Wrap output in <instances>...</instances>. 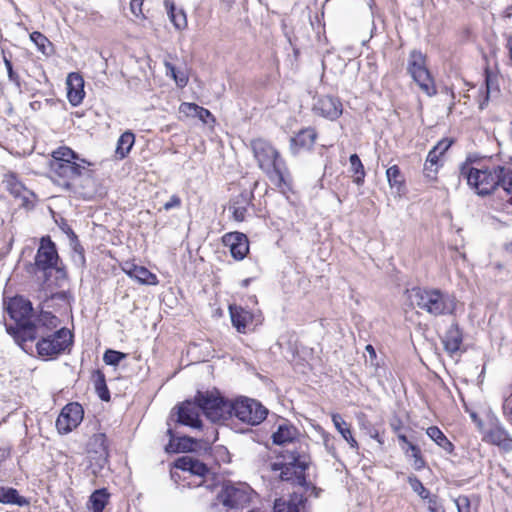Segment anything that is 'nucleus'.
I'll list each match as a JSON object with an SVG mask.
<instances>
[{
	"label": "nucleus",
	"instance_id": "nucleus-48",
	"mask_svg": "<svg viewBox=\"0 0 512 512\" xmlns=\"http://www.w3.org/2000/svg\"><path fill=\"white\" fill-rule=\"evenodd\" d=\"M458 512H472L471 502L467 496L461 495L454 500Z\"/></svg>",
	"mask_w": 512,
	"mask_h": 512
},
{
	"label": "nucleus",
	"instance_id": "nucleus-28",
	"mask_svg": "<svg viewBox=\"0 0 512 512\" xmlns=\"http://www.w3.org/2000/svg\"><path fill=\"white\" fill-rule=\"evenodd\" d=\"M167 15L177 30H183L187 27L186 13L182 8H177L170 0L164 1Z\"/></svg>",
	"mask_w": 512,
	"mask_h": 512
},
{
	"label": "nucleus",
	"instance_id": "nucleus-10",
	"mask_svg": "<svg viewBox=\"0 0 512 512\" xmlns=\"http://www.w3.org/2000/svg\"><path fill=\"white\" fill-rule=\"evenodd\" d=\"M36 344L37 353L41 357L53 358L69 350L73 343V335L67 328H60L52 334L39 336Z\"/></svg>",
	"mask_w": 512,
	"mask_h": 512
},
{
	"label": "nucleus",
	"instance_id": "nucleus-13",
	"mask_svg": "<svg viewBox=\"0 0 512 512\" xmlns=\"http://www.w3.org/2000/svg\"><path fill=\"white\" fill-rule=\"evenodd\" d=\"M218 499L229 508L243 507L250 502V487L246 484L225 483Z\"/></svg>",
	"mask_w": 512,
	"mask_h": 512
},
{
	"label": "nucleus",
	"instance_id": "nucleus-23",
	"mask_svg": "<svg viewBox=\"0 0 512 512\" xmlns=\"http://www.w3.org/2000/svg\"><path fill=\"white\" fill-rule=\"evenodd\" d=\"M3 184L11 195L17 198H22L24 201H28L29 197L33 195V193L24 186L14 173H6L3 178Z\"/></svg>",
	"mask_w": 512,
	"mask_h": 512
},
{
	"label": "nucleus",
	"instance_id": "nucleus-36",
	"mask_svg": "<svg viewBox=\"0 0 512 512\" xmlns=\"http://www.w3.org/2000/svg\"><path fill=\"white\" fill-rule=\"evenodd\" d=\"M386 177L391 188L400 191L404 184V177L397 165H393L386 170Z\"/></svg>",
	"mask_w": 512,
	"mask_h": 512
},
{
	"label": "nucleus",
	"instance_id": "nucleus-41",
	"mask_svg": "<svg viewBox=\"0 0 512 512\" xmlns=\"http://www.w3.org/2000/svg\"><path fill=\"white\" fill-rule=\"evenodd\" d=\"M408 483L411 489L417 493L423 500L429 498L430 492L424 487L422 482L416 476H409Z\"/></svg>",
	"mask_w": 512,
	"mask_h": 512
},
{
	"label": "nucleus",
	"instance_id": "nucleus-53",
	"mask_svg": "<svg viewBox=\"0 0 512 512\" xmlns=\"http://www.w3.org/2000/svg\"><path fill=\"white\" fill-rule=\"evenodd\" d=\"M347 443L349 444V446L353 449H357L358 448V443L357 441L355 440V438L352 436V433L350 432L346 437H343Z\"/></svg>",
	"mask_w": 512,
	"mask_h": 512
},
{
	"label": "nucleus",
	"instance_id": "nucleus-25",
	"mask_svg": "<svg viewBox=\"0 0 512 512\" xmlns=\"http://www.w3.org/2000/svg\"><path fill=\"white\" fill-rule=\"evenodd\" d=\"M305 498L302 494L294 492L289 500L276 499L274 503V512H300L304 507Z\"/></svg>",
	"mask_w": 512,
	"mask_h": 512
},
{
	"label": "nucleus",
	"instance_id": "nucleus-49",
	"mask_svg": "<svg viewBox=\"0 0 512 512\" xmlns=\"http://www.w3.org/2000/svg\"><path fill=\"white\" fill-rule=\"evenodd\" d=\"M144 0H131L130 2V10L132 14L137 18H144L143 7Z\"/></svg>",
	"mask_w": 512,
	"mask_h": 512
},
{
	"label": "nucleus",
	"instance_id": "nucleus-15",
	"mask_svg": "<svg viewBox=\"0 0 512 512\" xmlns=\"http://www.w3.org/2000/svg\"><path fill=\"white\" fill-rule=\"evenodd\" d=\"M229 313L232 325L239 333L245 334L260 323V315L241 306L230 305Z\"/></svg>",
	"mask_w": 512,
	"mask_h": 512
},
{
	"label": "nucleus",
	"instance_id": "nucleus-40",
	"mask_svg": "<svg viewBox=\"0 0 512 512\" xmlns=\"http://www.w3.org/2000/svg\"><path fill=\"white\" fill-rule=\"evenodd\" d=\"M30 39L37 46L39 51L43 54H47V48L51 43L46 36L38 31H34L30 34Z\"/></svg>",
	"mask_w": 512,
	"mask_h": 512
},
{
	"label": "nucleus",
	"instance_id": "nucleus-51",
	"mask_svg": "<svg viewBox=\"0 0 512 512\" xmlns=\"http://www.w3.org/2000/svg\"><path fill=\"white\" fill-rule=\"evenodd\" d=\"M181 205V200L180 198L177 196V195H172L169 199V201H167L165 204H164V209L165 210H171L173 208H177Z\"/></svg>",
	"mask_w": 512,
	"mask_h": 512
},
{
	"label": "nucleus",
	"instance_id": "nucleus-52",
	"mask_svg": "<svg viewBox=\"0 0 512 512\" xmlns=\"http://www.w3.org/2000/svg\"><path fill=\"white\" fill-rule=\"evenodd\" d=\"M4 64H5V67L7 69V73H8L9 79L11 81H17L18 76H17V74L13 70V66H12L11 61L8 58L4 57Z\"/></svg>",
	"mask_w": 512,
	"mask_h": 512
},
{
	"label": "nucleus",
	"instance_id": "nucleus-55",
	"mask_svg": "<svg viewBox=\"0 0 512 512\" xmlns=\"http://www.w3.org/2000/svg\"><path fill=\"white\" fill-rule=\"evenodd\" d=\"M65 232L69 236L71 242L77 241V236L70 227H68L67 230H65Z\"/></svg>",
	"mask_w": 512,
	"mask_h": 512
},
{
	"label": "nucleus",
	"instance_id": "nucleus-61",
	"mask_svg": "<svg viewBox=\"0 0 512 512\" xmlns=\"http://www.w3.org/2000/svg\"><path fill=\"white\" fill-rule=\"evenodd\" d=\"M506 405H507V407H509L511 405L510 413L512 414V401H508Z\"/></svg>",
	"mask_w": 512,
	"mask_h": 512
},
{
	"label": "nucleus",
	"instance_id": "nucleus-11",
	"mask_svg": "<svg viewBox=\"0 0 512 512\" xmlns=\"http://www.w3.org/2000/svg\"><path fill=\"white\" fill-rule=\"evenodd\" d=\"M407 69L413 80L425 94L433 96L437 93L434 80L426 67V58L420 51H411Z\"/></svg>",
	"mask_w": 512,
	"mask_h": 512
},
{
	"label": "nucleus",
	"instance_id": "nucleus-20",
	"mask_svg": "<svg viewBox=\"0 0 512 512\" xmlns=\"http://www.w3.org/2000/svg\"><path fill=\"white\" fill-rule=\"evenodd\" d=\"M66 85L69 103L72 106L81 104L85 96L83 77L79 73L72 72L67 77Z\"/></svg>",
	"mask_w": 512,
	"mask_h": 512
},
{
	"label": "nucleus",
	"instance_id": "nucleus-31",
	"mask_svg": "<svg viewBox=\"0 0 512 512\" xmlns=\"http://www.w3.org/2000/svg\"><path fill=\"white\" fill-rule=\"evenodd\" d=\"M135 142V136L132 132H124L118 139L115 154L119 159L125 158L132 149Z\"/></svg>",
	"mask_w": 512,
	"mask_h": 512
},
{
	"label": "nucleus",
	"instance_id": "nucleus-26",
	"mask_svg": "<svg viewBox=\"0 0 512 512\" xmlns=\"http://www.w3.org/2000/svg\"><path fill=\"white\" fill-rule=\"evenodd\" d=\"M445 350L453 355L460 350L462 344V332L457 324H452L442 340Z\"/></svg>",
	"mask_w": 512,
	"mask_h": 512
},
{
	"label": "nucleus",
	"instance_id": "nucleus-2",
	"mask_svg": "<svg viewBox=\"0 0 512 512\" xmlns=\"http://www.w3.org/2000/svg\"><path fill=\"white\" fill-rule=\"evenodd\" d=\"M211 402L214 407L210 406L206 409L212 422L224 421L235 415L240 421L254 426L264 421L268 414V410L254 399L242 398L230 403L219 396V399Z\"/></svg>",
	"mask_w": 512,
	"mask_h": 512
},
{
	"label": "nucleus",
	"instance_id": "nucleus-59",
	"mask_svg": "<svg viewBox=\"0 0 512 512\" xmlns=\"http://www.w3.org/2000/svg\"><path fill=\"white\" fill-rule=\"evenodd\" d=\"M366 351L369 353L371 357H376V352L372 345H367Z\"/></svg>",
	"mask_w": 512,
	"mask_h": 512
},
{
	"label": "nucleus",
	"instance_id": "nucleus-56",
	"mask_svg": "<svg viewBox=\"0 0 512 512\" xmlns=\"http://www.w3.org/2000/svg\"><path fill=\"white\" fill-rule=\"evenodd\" d=\"M507 48L509 50V58L512 62V35H510L507 39Z\"/></svg>",
	"mask_w": 512,
	"mask_h": 512
},
{
	"label": "nucleus",
	"instance_id": "nucleus-35",
	"mask_svg": "<svg viewBox=\"0 0 512 512\" xmlns=\"http://www.w3.org/2000/svg\"><path fill=\"white\" fill-rule=\"evenodd\" d=\"M164 65L166 68V75L173 78L178 87L183 88L187 85L189 79L186 72L176 69V67L170 62H165Z\"/></svg>",
	"mask_w": 512,
	"mask_h": 512
},
{
	"label": "nucleus",
	"instance_id": "nucleus-5",
	"mask_svg": "<svg viewBox=\"0 0 512 512\" xmlns=\"http://www.w3.org/2000/svg\"><path fill=\"white\" fill-rule=\"evenodd\" d=\"M251 146L260 169L270 181L278 187L285 184L287 168L279 152L268 141L261 138L253 140Z\"/></svg>",
	"mask_w": 512,
	"mask_h": 512
},
{
	"label": "nucleus",
	"instance_id": "nucleus-24",
	"mask_svg": "<svg viewBox=\"0 0 512 512\" xmlns=\"http://www.w3.org/2000/svg\"><path fill=\"white\" fill-rule=\"evenodd\" d=\"M317 133L313 128H306L291 138V149L293 153H297V148L311 149L316 141Z\"/></svg>",
	"mask_w": 512,
	"mask_h": 512
},
{
	"label": "nucleus",
	"instance_id": "nucleus-50",
	"mask_svg": "<svg viewBox=\"0 0 512 512\" xmlns=\"http://www.w3.org/2000/svg\"><path fill=\"white\" fill-rule=\"evenodd\" d=\"M452 142L448 139H443L437 143V145L431 150L435 151V154L439 155L440 157L449 149Z\"/></svg>",
	"mask_w": 512,
	"mask_h": 512
},
{
	"label": "nucleus",
	"instance_id": "nucleus-30",
	"mask_svg": "<svg viewBox=\"0 0 512 512\" xmlns=\"http://www.w3.org/2000/svg\"><path fill=\"white\" fill-rule=\"evenodd\" d=\"M426 434L433 442H435L445 452H447L449 454H451L453 452L454 445L451 443V441L445 436V434L437 426L428 427L426 430Z\"/></svg>",
	"mask_w": 512,
	"mask_h": 512
},
{
	"label": "nucleus",
	"instance_id": "nucleus-1",
	"mask_svg": "<svg viewBox=\"0 0 512 512\" xmlns=\"http://www.w3.org/2000/svg\"><path fill=\"white\" fill-rule=\"evenodd\" d=\"M90 166V162L71 148L59 147L49 160V178L63 189L72 190L77 180L89 173Z\"/></svg>",
	"mask_w": 512,
	"mask_h": 512
},
{
	"label": "nucleus",
	"instance_id": "nucleus-58",
	"mask_svg": "<svg viewBox=\"0 0 512 512\" xmlns=\"http://www.w3.org/2000/svg\"><path fill=\"white\" fill-rule=\"evenodd\" d=\"M397 437L400 442V446H402V445L405 446L406 444H408L409 440L404 434H399Z\"/></svg>",
	"mask_w": 512,
	"mask_h": 512
},
{
	"label": "nucleus",
	"instance_id": "nucleus-19",
	"mask_svg": "<svg viewBox=\"0 0 512 512\" xmlns=\"http://www.w3.org/2000/svg\"><path fill=\"white\" fill-rule=\"evenodd\" d=\"M122 271L128 275L131 279L136 280L140 284L145 285H157V276L150 272L144 266H138L133 262L126 261L121 266Z\"/></svg>",
	"mask_w": 512,
	"mask_h": 512
},
{
	"label": "nucleus",
	"instance_id": "nucleus-17",
	"mask_svg": "<svg viewBox=\"0 0 512 512\" xmlns=\"http://www.w3.org/2000/svg\"><path fill=\"white\" fill-rule=\"evenodd\" d=\"M313 110L327 119L335 120L342 114V104L338 98L326 95L316 99Z\"/></svg>",
	"mask_w": 512,
	"mask_h": 512
},
{
	"label": "nucleus",
	"instance_id": "nucleus-3",
	"mask_svg": "<svg viewBox=\"0 0 512 512\" xmlns=\"http://www.w3.org/2000/svg\"><path fill=\"white\" fill-rule=\"evenodd\" d=\"M504 167L488 160L468 157L460 166V178L465 179L477 195L486 196L500 186Z\"/></svg>",
	"mask_w": 512,
	"mask_h": 512
},
{
	"label": "nucleus",
	"instance_id": "nucleus-38",
	"mask_svg": "<svg viewBox=\"0 0 512 512\" xmlns=\"http://www.w3.org/2000/svg\"><path fill=\"white\" fill-rule=\"evenodd\" d=\"M439 159L440 156L435 154V151H430L428 153V156L426 158V162L424 165V173L425 176L434 179L436 177V174L438 172L439 167Z\"/></svg>",
	"mask_w": 512,
	"mask_h": 512
},
{
	"label": "nucleus",
	"instance_id": "nucleus-54",
	"mask_svg": "<svg viewBox=\"0 0 512 512\" xmlns=\"http://www.w3.org/2000/svg\"><path fill=\"white\" fill-rule=\"evenodd\" d=\"M492 86H491V82H490V79L487 78L486 79V98H485V101L488 100L489 98V95L492 93Z\"/></svg>",
	"mask_w": 512,
	"mask_h": 512
},
{
	"label": "nucleus",
	"instance_id": "nucleus-62",
	"mask_svg": "<svg viewBox=\"0 0 512 512\" xmlns=\"http://www.w3.org/2000/svg\"><path fill=\"white\" fill-rule=\"evenodd\" d=\"M480 108L483 109L484 108V102L480 103Z\"/></svg>",
	"mask_w": 512,
	"mask_h": 512
},
{
	"label": "nucleus",
	"instance_id": "nucleus-46",
	"mask_svg": "<svg viewBox=\"0 0 512 512\" xmlns=\"http://www.w3.org/2000/svg\"><path fill=\"white\" fill-rule=\"evenodd\" d=\"M167 433L169 434V436H170V438H171V439H170L169 444L166 446V451H168V452H178L180 449H183V450H184V449H186V448H187V446H186V445H184V444L182 445V442L188 443V442H190V441H191V439H190V438H186V437H185V438H182V439L180 440V443L178 444V446H177V447H174V444H173V438H174V436H173V431H172V429H171V428H169V429H168V431H167Z\"/></svg>",
	"mask_w": 512,
	"mask_h": 512
},
{
	"label": "nucleus",
	"instance_id": "nucleus-4",
	"mask_svg": "<svg viewBox=\"0 0 512 512\" xmlns=\"http://www.w3.org/2000/svg\"><path fill=\"white\" fill-rule=\"evenodd\" d=\"M7 312L15 322L14 325L7 326V331L25 349L27 342L35 340L36 330L31 326L32 303L22 296H16L9 301Z\"/></svg>",
	"mask_w": 512,
	"mask_h": 512
},
{
	"label": "nucleus",
	"instance_id": "nucleus-8",
	"mask_svg": "<svg viewBox=\"0 0 512 512\" xmlns=\"http://www.w3.org/2000/svg\"><path fill=\"white\" fill-rule=\"evenodd\" d=\"M283 461L272 464V470L280 471V478L284 481L296 480L298 484L305 483L304 471L308 466V458L303 451L287 449L282 456Z\"/></svg>",
	"mask_w": 512,
	"mask_h": 512
},
{
	"label": "nucleus",
	"instance_id": "nucleus-42",
	"mask_svg": "<svg viewBox=\"0 0 512 512\" xmlns=\"http://www.w3.org/2000/svg\"><path fill=\"white\" fill-rule=\"evenodd\" d=\"M125 358H126V354L116 351V350H111V349H108L107 351H105V353L103 355V361L107 365H111V366L118 365Z\"/></svg>",
	"mask_w": 512,
	"mask_h": 512
},
{
	"label": "nucleus",
	"instance_id": "nucleus-34",
	"mask_svg": "<svg viewBox=\"0 0 512 512\" xmlns=\"http://www.w3.org/2000/svg\"><path fill=\"white\" fill-rule=\"evenodd\" d=\"M93 383L99 398L103 401H109L110 393L106 385L105 375L100 370L93 373Z\"/></svg>",
	"mask_w": 512,
	"mask_h": 512
},
{
	"label": "nucleus",
	"instance_id": "nucleus-14",
	"mask_svg": "<svg viewBox=\"0 0 512 512\" xmlns=\"http://www.w3.org/2000/svg\"><path fill=\"white\" fill-rule=\"evenodd\" d=\"M174 468L175 470L171 471V478L174 481H177V479L180 478L177 470H181L184 473H188L191 476H196L199 478V481L193 484L195 487L201 486L203 484L202 479L206 477L207 474H209V468L206 466V464L190 455H185L178 458L174 462ZM188 485L191 486L192 483L189 482Z\"/></svg>",
	"mask_w": 512,
	"mask_h": 512
},
{
	"label": "nucleus",
	"instance_id": "nucleus-32",
	"mask_svg": "<svg viewBox=\"0 0 512 512\" xmlns=\"http://www.w3.org/2000/svg\"><path fill=\"white\" fill-rule=\"evenodd\" d=\"M0 503L24 506L27 500L20 496L18 491L10 487H0Z\"/></svg>",
	"mask_w": 512,
	"mask_h": 512
},
{
	"label": "nucleus",
	"instance_id": "nucleus-7",
	"mask_svg": "<svg viewBox=\"0 0 512 512\" xmlns=\"http://www.w3.org/2000/svg\"><path fill=\"white\" fill-rule=\"evenodd\" d=\"M219 399V395L213 392H198L194 401H185L178 406L177 422L194 429H200L202 422L200 413L202 412L209 420L207 407H214L212 400Z\"/></svg>",
	"mask_w": 512,
	"mask_h": 512
},
{
	"label": "nucleus",
	"instance_id": "nucleus-27",
	"mask_svg": "<svg viewBox=\"0 0 512 512\" xmlns=\"http://www.w3.org/2000/svg\"><path fill=\"white\" fill-rule=\"evenodd\" d=\"M297 435L298 431L295 427L287 423H282L279 424L277 430L273 433L272 439L277 445L293 444Z\"/></svg>",
	"mask_w": 512,
	"mask_h": 512
},
{
	"label": "nucleus",
	"instance_id": "nucleus-9",
	"mask_svg": "<svg viewBox=\"0 0 512 512\" xmlns=\"http://www.w3.org/2000/svg\"><path fill=\"white\" fill-rule=\"evenodd\" d=\"M52 269L56 270L60 278L66 276L55 243L49 236L42 237L34 258V263L30 265L29 272L36 273L37 271H41L46 275L47 272Z\"/></svg>",
	"mask_w": 512,
	"mask_h": 512
},
{
	"label": "nucleus",
	"instance_id": "nucleus-6",
	"mask_svg": "<svg viewBox=\"0 0 512 512\" xmlns=\"http://www.w3.org/2000/svg\"><path fill=\"white\" fill-rule=\"evenodd\" d=\"M413 299L419 309L434 317L453 315L457 307L453 294L435 288L414 289Z\"/></svg>",
	"mask_w": 512,
	"mask_h": 512
},
{
	"label": "nucleus",
	"instance_id": "nucleus-33",
	"mask_svg": "<svg viewBox=\"0 0 512 512\" xmlns=\"http://www.w3.org/2000/svg\"><path fill=\"white\" fill-rule=\"evenodd\" d=\"M109 500V494L105 488L98 489L92 493L89 499V508L92 512H103Z\"/></svg>",
	"mask_w": 512,
	"mask_h": 512
},
{
	"label": "nucleus",
	"instance_id": "nucleus-60",
	"mask_svg": "<svg viewBox=\"0 0 512 512\" xmlns=\"http://www.w3.org/2000/svg\"><path fill=\"white\" fill-rule=\"evenodd\" d=\"M249 281H250L249 279H245V280H243V281H242V285H243V286H247V285L249 284Z\"/></svg>",
	"mask_w": 512,
	"mask_h": 512
},
{
	"label": "nucleus",
	"instance_id": "nucleus-45",
	"mask_svg": "<svg viewBox=\"0 0 512 512\" xmlns=\"http://www.w3.org/2000/svg\"><path fill=\"white\" fill-rule=\"evenodd\" d=\"M500 186L503 190L510 195L507 199L508 202L512 203V170L502 173Z\"/></svg>",
	"mask_w": 512,
	"mask_h": 512
},
{
	"label": "nucleus",
	"instance_id": "nucleus-57",
	"mask_svg": "<svg viewBox=\"0 0 512 512\" xmlns=\"http://www.w3.org/2000/svg\"><path fill=\"white\" fill-rule=\"evenodd\" d=\"M71 245L73 246V249L75 252H78L79 254H82V247L81 245L79 244V241H74V242H71Z\"/></svg>",
	"mask_w": 512,
	"mask_h": 512
},
{
	"label": "nucleus",
	"instance_id": "nucleus-21",
	"mask_svg": "<svg viewBox=\"0 0 512 512\" xmlns=\"http://www.w3.org/2000/svg\"><path fill=\"white\" fill-rule=\"evenodd\" d=\"M60 324L58 317L51 312L42 311L35 320L31 322V326L35 328V340L42 335L49 333L56 329Z\"/></svg>",
	"mask_w": 512,
	"mask_h": 512
},
{
	"label": "nucleus",
	"instance_id": "nucleus-44",
	"mask_svg": "<svg viewBox=\"0 0 512 512\" xmlns=\"http://www.w3.org/2000/svg\"><path fill=\"white\" fill-rule=\"evenodd\" d=\"M488 439L496 445H502L507 440V433L502 428L491 429L487 434Z\"/></svg>",
	"mask_w": 512,
	"mask_h": 512
},
{
	"label": "nucleus",
	"instance_id": "nucleus-22",
	"mask_svg": "<svg viewBox=\"0 0 512 512\" xmlns=\"http://www.w3.org/2000/svg\"><path fill=\"white\" fill-rule=\"evenodd\" d=\"M252 199L253 192L251 190H244L232 200L229 209L232 211L233 218L236 221L242 222L245 220L248 207L251 205Z\"/></svg>",
	"mask_w": 512,
	"mask_h": 512
},
{
	"label": "nucleus",
	"instance_id": "nucleus-18",
	"mask_svg": "<svg viewBox=\"0 0 512 512\" xmlns=\"http://www.w3.org/2000/svg\"><path fill=\"white\" fill-rule=\"evenodd\" d=\"M223 243L229 247L232 257L236 260L245 258L249 251V243L245 234L231 232L223 236Z\"/></svg>",
	"mask_w": 512,
	"mask_h": 512
},
{
	"label": "nucleus",
	"instance_id": "nucleus-43",
	"mask_svg": "<svg viewBox=\"0 0 512 512\" xmlns=\"http://www.w3.org/2000/svg\"><path fill=\"white\" fill-rule=\"evenodd\" d=\"M332 422L337 431L341 434L342 437H346L350 432V426L347 422L342 418L340 414L334 413L332 414Z\"/></svg>",
	"mask_w": 512,
	"mask_h": 512
},
{
	"label": "nucleus",
	"instance_id": "nucleus-47",
	"mask_svg": "<svg viewBox=\"0 0 512 512\" xmlns=\"http://www.w3.org/2000/svg\"><path fill=\"white\" fill-rule=\"evenodd\" d=\"M426 500L428 503V510L430 512H446L438 496L430 494L429 498H426Z\"/></svg>",
	"mask_w": 512,
	"mask_h": 512
},
{
	"label": "nucleus",
	"instance_id": "nucleus-29",
	"mask_svg": "<svg viewBox=\"0 0 512 512\" xmlns=\"http://www.w3.org/2000/svg\"><path fill=\"white\" fill-rule=\"evenodd\" d=\"M179 111L188 117H197L203 123H208L209 118L214 120L211 112L208 109L198 106L195 103L184 102L180 105Z\"/></svg>",
	"mask_w": 512,
	"mask_h": 512
},
{
	"label": "nucleus",
	"instance_id": "nucleus-12",
	"mask_svg": "<svg viewBox=\"0 0 512 512\" xmlns=\"http://www.w3.org/2000/svg\"><path fill=\"white\" fill-rule=\"evenodd\" d=\"M105 434H96L90 441V448L88 450V461L87 467L91 474L98 476L101 471L105 468L108 462V447L106 444Z\"/></svg>",
	"mask_w": 512,
	"mask_h": 512
},
{
	"label": "nucleus",
	"instance_id": "nucleus-37",
	"mask_svg": "<svg viewBox=\"0 0 512 512\" xmlns=\"http://www.w3.org/2000/svg\"><path fill=\"white\" fill-rule=\"evenodd\" d=\"M401 449L403 450L407 457H411L414 459V465L417 469H421L424 467L425 463L421 456V450L417 445L409 441L408 444H406L405 446L402 445Z\"/></svg>",
	"mask_w": 512,
	"mask_h": 512
},
{
	"label": "nucleus",
	"instance_id": "nucleus-16",
	"mask_svg": "<svg viewBox=\"0 0 512 512\" xmlns=\"http://www.w3.org/2000/svg\"><path fill=\"white\" fill-rule=\"evenodd\" d=\"M83 419V408L78 403H69L57 418L56 426L59 432L69 433L76 428Z\"/></svg>",
	"mask_w": 512,
	"mask_h": 512
},
{
	"label": "nucleus",
	"instance_id": "nucleus-39",
	"mask_svg": "<svg viewBox=\"0 0 512 512\" xmlns=\"http://www.w3.org/2000/svg\"><path fill=\"white\" fill-rule=\"evenodd\" d=\"M349 162L351 165V170L356 176L354 182L357 185H361L364 182L365 170L359 156L357 154H352L349 158Z\"/></svg>",
	"mask_w": 512,
	"mask_h": 512
}]
</instances>
